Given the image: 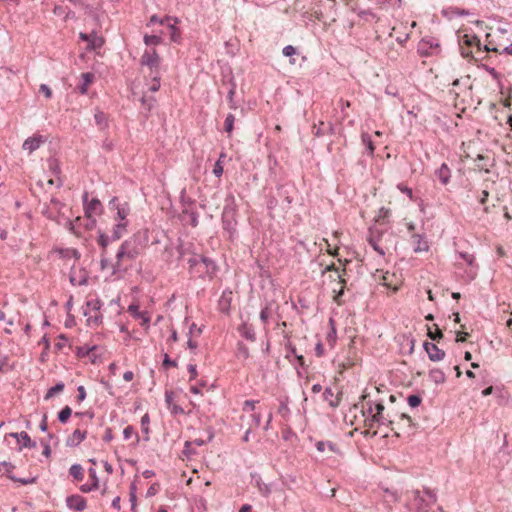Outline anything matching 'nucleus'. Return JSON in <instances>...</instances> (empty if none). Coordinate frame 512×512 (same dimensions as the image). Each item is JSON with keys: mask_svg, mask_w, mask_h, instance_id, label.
I'll use <instances>...</instances> for the list:
<instances>
[{"mask_svg": "<svg viewBox=\"0 0 512 512\" xmlns=\"http://www.w3.org/2000/svg\"><path fill=\"white\" fill-rule=\"evenodd\" d=\"M237 206L233 195L225 199V205L222 212V227L224 231L229 233V238H233L237 232Z\"/></svg>", "mask_w": 512, "mask_h": 512, "instance_id": "f257e3e1", "label": "nucleus"}, {"mask_svg": "<svg viewBox=\"0 0 512 512\" xmlns=\"http://www.w3.org/2000/svg\"><path fill=\"white\" fill-rule=\"evenodd\" d=\"M424 493L429 497V500L422 497L419 490L412 491L413 501L415 504L413 512H428L431 505L437 501L436 493L433 490L425 487Z\"/></svg>", "mask_w": 512, "mask_h": 512, "instance_id": "f03ea898", "label": "nucleus"}, {"mask_svg": "<svg viewBox=\"0 0 512 512\" xmlns=\"http://www.w3.org/2000/svg\"><path fill=\"white\" fill-rule=\"evenodd\" d=\"M459 46H466L468 48L476 47V53L480 52H498L499 50L496 47H490L488 45L482 46L480 39L474 34H463L459 35Z\"/></svg>", "mask_w": 512, "mask_h": 512, "instance_id": "7ed1b4c3", "label": "nucleus"}, {"mask_svg": "<svg viewBox=\"0 0 512 512\" xmlns=\"http://www.w3.org/2000/svg\"><path fill=\"white\" fill-rule=\"evenodd\" d=\"M84 213L86 217L99 215L103 212V205L98 198L88 200V192H84L82 196Z\"/></svg>", "mask_w": 512, "mask_h": 512, "instance_id": "20e7f679", "label": "nucleus"}, {"mask_svg": "<svg viewBox=\"0 0 512 512\" xmlns=\"http://www.w3.org/2000/svg\"><path fill=\"white\" fill-rule=\"evenodd\" d=\"M423 348L426 351L428 358L433 362L441 361L445 358V351L432 342H424Z\"/></svg>", "mask_w": 512, "mask_h": 512, "instance_id": "39448f33", "label": "nucleus"}, {"mask_svg": "<svg viewBox=\"0 0 512 512\" xmlns=\"http://www.w3.org/2000/svg\"><path fill=\"white\" fill-rule=\"evenodd\" d=\"M141 64L148 66L151 70L157 69L160 65V57L155 49L149 51L146 50L140 60Z\"/></svg>", "mask_w": 512, "mask_h": 512, "instance_id": "423d86ee", "label": "nucleus"}, {"mask_svg": "<svg viewBox=\"0 0 512 512\" xmlns=\"http://www.w3.org/2000/svg\"><path fill=\"white\" fill-rule=\"evenodd\" d=\"M120 248L125 252L126 258L130 260H135L140 254V249L136 244V239L134 238L123 241Z\"/></svg>", "mask_w": 512, "mask_h": 512, "instance_id": "0eeeda50", "label": "nucleus"}, {"mask_svg": "<svg viewBox=\"0 0 512 512\" xmlns=\"http://www.w3.org/2000/svg\"><path fill=\"white\" fill-rule=\"evenodd\" d=\"M66 505L71 510L82 512L87 508V501L84 497L73 494L66 498Z\"/></svg>", "mask_w": 512, "mask_h": 512, "instance_id": "6e6552de", "label": "nucleus"}, {"mask_svg": "<svg viewBox=\"0 0 512 512\" xmlns=\"http://www.w3.org/2000/svg\"><path fill=\"white\" fill-rule=\"evenodd\" d=\"M367 408L366 411H363V415H370V422H376L378 425H392L393 421L387 419L383 414L381 415H372L373 412V403L372 401H367L366 403Z\"/></svg>", "mask_w": 512, "mask_h": 512, "instance_id": "1a4fd4ad", "label": "nucleus"}, {"mask_svg": "<svg viewBox=\"0 0 512 512\" xmlns=\"http://www.w3.org/2000/svg\"><path fill=\"white\" fill-rule=\"evenodd\" d=\"M88 473L92 480V483L91 484H83L80 486V491L83 493H89V492L97 490L99 488V478L97 476L96 470L94 468H89Z\"/></svg>", "mask_w": 512, "mask_h": 512, "instance_id": "9d476101", "label": "nucleus"}, {"mask_svg": "<svg viewBox=\"0 0 512 512\" xmlns=\"http://www.w3.org/2000/svg\"><path fill=\"white\" fill-rule=\"evenodd\" d=\"M43 142H44V139L42 136L29 137L24 141L22 148L24 150L29 151V153H32L33 151L38 149L40 147L41 143H43Z\"/></svg>", "mask_w": 512, "mask_h": 512, "instance_id": "9b49d317", "label": "nucleus"}, {"mask_svg": "<svg viewBox=\"0 0 512 512\" xmlns=\"http://www.w3.org/2000/svg\"><path fill=\"white\" fill-rule=\"evenodd\" d=\"M240 335L248 341L254 342L256 340V333L252 325L248 323H242L238 327Z\"/></svg>", "mask_w": 512, "mask_h": 512, "instance_id": "f8f14e48", "label": "nucleus"}, {"mask_svg": "<svg viewBox=\"0 0 512 512\" xmlns=\"http://www.w3.org/2000/svg\"><path fill=\"white\" fill-rule=\"evenodd\" d=\"M87 432L76 429L71 436H69L66 440V445L68 447H76L78 446L85 438Z\"/></svg>", "mask_w": 512, "mask_h": 512, "instance_id": "ddd939ff", "label": "nucleus"}, {"mask_svg": "<svg viewBox=\"0 0 512 512\" xmlns=\"http://www.w3.org/2000/svg\"><path fill=\"white\" fill-rule=\"evenodd\" d=\"M189 272L194 276L204 279V273L200 271L201 256H194L188 259Z\"/></svg>", "mask_w": 512, "mask_h": 512, "instance_id": "4468645a", "label": "nucleus"}, {"mask_svg": "<svg viewBox=\"0 0 512 512\" xmlns=\"http://www.w3.org/2000/svg\"><path fill=\"white\" fill-rule=\"evenodd\" d=\"M411 238L414 244V252H423L429 249L428 243L423 235L414 233Z\"/></svg>", "mask_w": 512, "mask_h": 512, "instance_id": "2eb2a0df", "label": "nucleus"}, {"mask_svg": "<svg viewBox=\"0 0 512 512\" xmlns=\"http://www.w3.org/2000/svg\"><path fill=\"white\" fill-rule=\"evenodd\" d=\"M201 264H203L205 273L209 278H212L218 270V266L215 261L209 257L201 255Z\"/></svg>", "mask_w": 512, "mask_h": 512, "instance_id": "dca6fc26", "label": "nucleus"}, {"mask_svg": "<svg viewBox=\"0 0 512 512\" xmlns=\"http://www.w3.org/2000/svg\"><path fill=\"white\" fill-rule=\"evenodd\" d=\"M323 399L327 401L332 408H337L340 405V395L334 397L333 390L330 387H326L323 392Z\"/></svg>", "mask_w": 512, "mask_h": 512, "instance_id": "f3484780", "label": "nucleus"}, {"mask_svg": "<svg viewBox=\"0 0 512 512\" xmlns=\"http://www.w3.org/2000/svg\"><path fill=\"white\" fill-rule=\"evenodd\" d=\"M436 175L443 185H447L451 177V171L447 164L443 163L440 168L436 170Z\"/></svg>", "mask_w": 512, "mask_h": 512, "instance_id": "a211bd4d", "label": "nucleus"}, {"mask_svg": "<svg viewBox=\"0 0 512 512\" xmlns=\"http://www.w3.org/2000/svg\"><path fill=\"white\" fill-rule=\"evenodd\" d=\"M94 120L99 130L103 131L108 127V117L107 114L104 113L100 109H96L94 114Z\"/></svg>", "mask_w": 512, "mask_h": 512, "instance_id": "6ab92c4d", "label": "nucleus"}, {"mask_svg": "<svg viewBox=\"0 0 512 512\" xmlns=\"http://www.w3.org/2000/svg\"><path fill=\"white\" fill-rule=\"evenodd\" d=\"M177 23L175 21H169L167 23V29L169 30L170 40L174 43H180L181 41V32L180 29L176 26Z\"/></svg>", "mask_w": 512, "mask_h": 512, "instance_id": "aec40b11", "label": "nucleus"}, {"mask_svg": "<svg viewBox=\"0 0 512 512\" xmlns=\"http://www.w3.org/2000/svg\"><path fill=\"white\" fill-rule=\"evenodd\" d=\"M429 378L436 385L443 384L446 381L445 373L439 368H433L429 371Z\"/></svg>", "mask_w": 512, "mask_h": 512, "instance_id": "412c9836", "label": "nucleus"}, {"mask_svg": "<svg viewBox=\"0 0 512 512\" xmlns=\"http://www.w3.org/2000/svg\"><path fill=\"white\" fill-rule=\"evenodd\" d=\"M127 224V222H119L114 225L112 235L110 236L112 241L119 240L123 236L127 230Z\"/></svg>", "mask_w": 512, "mask_h": 512, "instance_id": "4be33fe9", "label": "nucleus"}, {"mask_svg": "<svg viewBox=\"0 0 512 512\" xmlns=\"http://www.w3.org/2000/svg\"><path fill=\"white\" fill-rule=\"evenodd\" d=\"M82 83L79 86V92L81 94H86L88 91V86L93 82L94 80V74L91 72H86L81 75Z\"/></svg>", "mask_w": 512, "mask_h": 512, "instance_id": "5701e85b", "label": "nucleus"}, {"mask_svg": "<svg viewBox=\"0 0 512 512\" xmlns=\"http://www.w3.org/2000/svg\"><path fill=\"white\" fill-rule=\"evenodd\" d=\"M169 21H175V23H179V19L177 17H172L166 15L163 18H159L156 14L152 15L147 23V26L153 25L155 23H159L161 25H167Z\"/></svg>", "mask_w": 512, "mask_h": 512, "instance_id": "b1692460", "label": "nucleus"}, {"mask_svg": "<svg viewBox=\"0 0 512 512\" xmlns=\"http://www.w3.org/2000/svg\"><path fill=\"white\" fill-rule=\"evenodd\" d=\"M117 214L115 219L119 220L120 222H126V218L128 214L130 213V206L127 202H124L121 204L120 207H117Z\"/></svg>", "mask_w": 512, "mask_h": 512, "instance_id": "393cba45", "label": "nucleus"}, {"mask_svg": "<svg viewBox=\"0 0 512 512\" xmlns=\"http://www.w3.org/2000/svg\"><path fill=\"white\" fill-rule=\"evenodd\" d=\"M19 436L21 437L20 441H22V445L19 447V450H22L23 448L31 449L36 447V441L32 440L27 432H19Z\"/></svg>", "mask_w": 512, "mask_h": 512, "instance_id": "a878e982", "label": "nucleus"}, {"mask_svg": "<svg viewBox=\"0 0 512 512\" xmlns=\"http://www.w3.org/2000/svg\"><path fill=\"white\" fill-rule=\"evenodd\" d=\"M110 241H112L110 236H108L101 230L98 231L97 242H98V245L102 248V253H101L102 255L106 254V249H107V246Z\"/></svg>", "mask_w": 512, "mask_h": 512, "instance_id": "bb28decb", "label": "nucleus"}, {"mask_svg": "<svg viewBox=\"0 0 512 512\" xmlns=\"http://www.w3.org/2000/svg\"><path fill=\"white\" fill-rule=\"evenodd\" d=\"M69 474L77 481L84 478V470L80 464H73L69 469Z\"/></svg>", "mask_w": 512, "mask_h": 512, "instance_id": "cd10ccee", "label": "nucleus"}, {"mask_svg": "<svg viewBox=\"0 0 512 512\" xmlns=\"http://www.w3.org/2000/svg\"><path fill=\"white\" fill-rule=\"evenodd\" d=\"M72 415V409L70 406L66 405L63 407L57 414V419L60 423L65 424L69 420Z\"/></svg>", "mask_w": 512, "mask_h": 512, "instance_id": "c85d7f7f", "label": "nucleus"}, {"mask_svg": "<svg viewBox=\"0 0 512 512\" xmlns=\"http://www.w3.org/2000/svg\"><path fill=\"white\" fill-rule=\"evenodd\" d=\"M231 295H232L231 291H224L222 293V296L220 299V306H221V310L223 312L229 311L230 303H231Z\"/></svg>", "mask_w": 512, "mask_h": 512, "instance_id": "c756f323", "label": "nucleus"}, {"mask_svg": "<svg viewBox=\"0 0 512 512\" xmlns=\"http://www.w3.org/2000/svg\"><path fill=\"white\" fill-rule=\"evenodd\" d=\"M361 140H362L363 145H365L366 150L368 151L369 155H373L375 147H374L373 141L371 139V136L368 133L364 132L361 135Z\"/></svg>", "mask_w": 512, "mask_h": 512, "instance_id": "7c9ffc66", "label": "nucleus"}, {"mask_svg": "<svg viewBox=\"0 0 512 512\" xmlns=\"http://www.w3.org/2000/svg\"><path fill=\"white\" fill-rule=\"evenodd\" d=\"M65 384L63 382L56 383L53 387L49 388L44 399L48 400L52 398L57 393H60L64 390Z\"/></svg>", "mask_w": 512, "mask_h": 512, "instance_id": "2f4dec72", "label": "nucleus"}, {"mask_svg": "<svg viewBox=\"0 0 512 512\" xmlns=\"http://www.w3.org/2000/svg\"><path fill=\"white\" fill-rule=\"evenodd\" d=\"M104 43L103 38L96 36V34H92V37L88 41V50H96L97 48H100Z\"/></svg>", "mask_w": 512, "mask_h": 512, "instance_id": "473e14b6", "label": "nucleus"}, {"mask_svg": "<svg viewBox=\"0 0 512 512\" xmlns=\"http://www.w3.org/2000/svg\"><path fill=\"white\" fill-rule=\"evenodd\" d=\"M429 45V48H432V47H438L439 44L436 43L434 44L432 39H423L419 45V48H418V51L421 55H429L428 53V49L426 48V46Z\"/></svg>", "mask_w": 512, "mask_h": 512, "instance_id": "72a5a7b5", "label": "nucleus"}, {"mask_svg": "<svg viewBox=\"0 0 512 512\" xmlns=\"http://www.w3.org/2000/svg\"><path fill=\"white\" fill-rule=\"evenodd\" d=\"M448 13H450L452 16H467L470 14L468 10L458 7H450L447 10H443V14L445 16H447Z\"/></svg>", "mask_w": 512, "mask_h": 512, "instance_id": "f704fd0d", "label": "nucleus"}, {"mask_svg": "<svg viewBox=\"0 0 512 512\" xmlns=\"http://www.w3.org/2000/svg\"><path fill=\"white\" fill-rule=\"evenodd\" d=\"M143 40L147 46L159 45L163 41L161 35H147V34L144 36Z\"/></svg>", "mask_w": 512, "mask_h": 512, "instance_id": "c9c22d12", "label": "nucleus"}, {"mask_svg": "<svg viewBox=\"0 0 512 512\" xmlns=\"http://www.w3.org/2000/svg\"><path fill=\"white\" fill-rule=\"evenodd\" d=\"M434 327H435V331H432L430 328H428V333H427V336L432 340V341H439L440 339L443 338V332L441 331V329L438 327L437 324H434Z\"/></svg>", "mask_w": 512, "mask_h": 512, "instance_id": "e433bc0d", "label": "nucleus"}, {"mask_svg": "<svg viewBox=\"0 0 512 512\" xmlns=\"http://www.w3.org/2000/svg\"><path fill=\"white\" fill-rule=\"evenodd\" d=\"M97 348L96 345L92 346V347H87V346H79L76 348V355L77 357L79 358H84L86 356H88L92 351H94L95 349Z\"/></svg>", "mask_w": 512, "mask_h": 512, "instance_id": "4c0bfd02", "label": "nucleus"}, {"mask_svg": "<svg viewBox=\"0 0 512 512\" xmlns=\"http://www.w3.org/2000/svg\"><path fill=\"white\" fill-rule=\"evenodd\" d=\"M234 122H235V117L233 114L229 113L226 118H225V122H224V128H225V131L228 133V134H231L233 129H234Z\"/></svg>", "mask_w": 512, "mask_h": 512, "instance_id": "58836bf2", "label": "nucleus"}, {"mask_svg": "<svg viewBox=\"0 0 512 512\" xmlns=\"http://www.w3.org/2000/svg\"><path fill=\"white\" fill-rule=\"evenodd\" d=\"M422 402V398L419 394H411L407 397V403L411 408L418 407Z\"/></svg>", "mask_w": 512, "mask_h": 512, "instance_id": "ea45409f", "label": "nucleus"}, {"mask_svg": "<svg viewBox=\"0 0 512 512\" xmlns=\"http://www.w3.org/2000/svg\"><path fill=\"white\" fill-rule=\"evenodd\" d=\"M14 369V365L9 364V358L7 355L3 356L0 360V372L7 373L10 370Z\"/></svg>", "mask_w": 512, "mask_h": 512, "instance_id": "a19ab883", "label": "nucleus"}, {"mask_svg": "<svg viewBox=\"0 0 512 512\" xmlns=\"http://www.w3.org/2000/svg\"><path fill=\"white\" fill-rule=\"evenodd\" d=\"M133 434H135V445H137L139 443V436L137 433L134 432V428L133 426L131 425H128L127 427L124 428L123 430V437L124 439H129Z\"/></svg>", "mask_w": 512, "mask_h": 512, "instance_id": "79ce46f5", "label": "nucleus"}, {"mask_svg": "<svg viewBox=\"0 0 512 512\" xmlns=\"http://www.w3.org/2000/svg\"><path fill=\"white\" fill-rule=\"evenodd\" d=\"M225 157V154L224 153H221L220 154V157L218 159V161L215 163L214 165V168H213V174L216 176V177H220L222 174H223V166L221 164V159Z\"/></svg>", "mask_w": 512, "mask_h": 512, "instance_id": "37998d69", "label": "nucleus"}, {"mask_svg": "<svg viewBox=\"0 0 512 512\" xmlns=\"http://www.w3.org/2000/svg\"><path fill=\"white\" fill-rule=\"evenodd\" d=\"M128 312L136 319H139L145 313L139 311V306L135 303L129 305Z\"/></svg>", "mask_w": 512, "mask_h": 512, "instance_id": "c03bdc74", "label": "nucleus"}, {"mask_svg": "<svg viewBox=\"0 0 512 512\" xmlns=\"http://www.w3.org/2000/svg\"><path fill=\"white\" fill-rule=\"evenodd\" d=\"M338 278H339V282L342 284V287L340 288V290L336 293L335 297H334V300L340 304V299L341 297L344 295V285L346 284V280L342 277V275H338Z\"/></svg>", "mask_w": 512, "mask_h": 512, "instance_id": "a18cd8bd", "label": "nucleus"}, {"mask_svg": "<svg viewBox=\"0 0 512 512\" xmlns=\"http://www.w3.org/2000/svg\"><path fill=\"white\" fill-rule=\"evenodd\" d=\"M237 351H238V356H242L244 359L249 358V355H250L249 348L245 344L239 342Z\"/></svg>", "mask_w": 512, "mask_h": 512, "instance_id": "49530a36", "label": "nucleus"}, {"mask_svg": "<svg viewBox=\"0 0 512 512\" xmlns=\"http://www.w3.org/2000/svg\"><path fill=\"white\" fill-rule=\"evenodd\" d=\"M257 486L259 488V491L260 493L263 495V496H269V494L271 493V487L269 484H265V483H260V481H257Z\"/></svg>", "mask_w": 512, "mask_h": 512, "instance_id": "de8ad7c7", "label": "nucleus"}, {"mask_svg": "<svg viewBox=\"0 0 512 512\" xmlns=\"http://www.w3.org/2000/svg\"><path fill=\"white\" fill-rule=\"evenodd\" d=\"M162 366L165 369H168L169 367H176L177 362L175 360H172L168 354H164Z\"/></svg>", "mask_w": 512, "mask_h": 512, "instance_id": "09e8293b", "label": "nucleus"}, {"mask_svg": "<svg viewBox=\"0 0 512 512\" xmlns=\"http://www.w3.org/2000/svg\"><path fill=\"white\" fill-rule=\"evenodd\" d=\"M487 160H488V158L486 156H484V155H481V154H479L477 156V159H476V161L478 162L477 166L480 169H484L486 172L489 171L488 168H487L488 165L486 163Z\"/></svg>", "mask_w": 512, "mask_h": 512, "instance_id": "8fccbe9b", "label": "nucleus"}, {"mask_svg": "<svg viewBox=\"0 0 512 512\" xmlns=\"http://www.w3.org/2000/svg\"><path fill=\"white\" fill-rule=\"evenodd\" d=\"M149 423H150V418H149V415L146 413L141 418V427H142V431L145 434L149 433V426H148Z\"/></svg>", "mask_w": 512, "mask_h": 512, "instance_id": "3c124183", "label": "nucleus"}, {"mask_svg": "<svg viewBox=\"0 0 512 512\" xmlns=\"http://www.w3.org/2000/svg\"><path fill=\"white\" fill-rule=\"evenodd\" d=\"M155 102V99L153 97H146V96H143L141 98V103L142 105L148 110L150 111L152 109V106H153V103Z\"/></svg>", "mask_w": 512, "mask_h": 512, "instance_id": "603ef678", "label": "nucleus"}, {"mask_svg": "<svg viewBox=\"0 0 512 512\" xmlns=\"http://www.w3.org/2000/svg\"><path fill=\"white\" fill-rule=\"evenodd\" d=\"M160 490V484L159 483H153L151 484V486L148 488L147 490V493H146V497H152L154 495H156Z\"/></svg>", "mask_w": 512, "mask_h": 512, "instance_id": "864d4df0", "label": "nucleus"}, {"mask_svg": "<svg viewBox=\"0 0 512 512\" xmlns=\"http://www.w3.org/2000/svg\"><path fill=\"white\" fill-rule=\"evenodd\" d=\"M282 53L286 57H291L297 53V49L292 45H287L283 48Z\"/></svg>", "mask_w": 512, "mask_h": 512, "instance_id": "5fc2aeb1", "label": "nucleus"}, {"mask_svg": "<svg viewBox=\"0 0 512 512\" xmlns=\"http://www.w3.org/2000/svg\"><path fill=\"white\" fill-rule=\"evenodd\" d=\"M397 188L404 194H406L411 200H413V191L411 188L405 186L402 183H399L397 185Z\"/></svg>", "mask_w": 512, "mask_h": 512, "instance_id": "6e6d98bb", "label": "nucleus"}, {"mask_svg": "<svg viewBox=\"0 0 512 512\" xmlns=\"http://www.w3.org/2000/svg\"><path fill=\"white\" fill-rule=\"evenodd\" d=\"M58 338H59L60 341L55 344V349L57 351H60L65 346V342L68 341V337L65 334H60L58 336Z\"/></svg>", "mask_w": 512, "mask_h": 512, "instance_id": "4d7b16f0", "label": "nucleus"}, {"mask_svg": "<svg viewBox=\"0 0 512 512\" xmlns=\"http://www.w3.org/2000/svg\"><path fill=\"white\" fill-rule=\"evenodd\" d=\"M375 410V413L372 412V415H381L383 414V411L385 410V406L382 401H378L373 405V411Z\"/></svg>", "mask_w": 512, "mask_h": 512, "instance_id": "13d9d810", "label": "nucleus"}, {"mask_svg": "<svg viewBox=\"0 0 512 512\" xmlns=\"http://www.w3.org/2000/svg\"><path fill=\"white\" fill-rule=\"evenodd\" d=\"M39 92L43 93L44 96L48 99L52 97V91H51L50 87L46 84L40 85Z\"/></svg>", "mask_w": 512, "mask_h": 512, "instance_id": "bf43d9fd", "label": "nucleus"}, {"mask_svg": "<svg viewBox=\"0 0 512 512\" xmlns=\"http://www.w3.org/2000/svg\"><path fill=\"white\" fill-rule=\"evenodd\" d=\"M269 316H270L269 307L266 306L260 312V319L264 324H266L268 322Z\"/></svg>", "mask_w": 512, "mask_h": 512, "instance_id": "052dcab7", "label": "nucleus"}, {"mask_svg": "<svg viewBox=\"0 0 512 512\" xmlns=\"http://www.w3.org/2000/svg\"><path fill=\"white\" fill-rule=\"evenodd\" d=\"M258 401L256 400H246L243 404V410L248 412V411H252L255 409V404L257 403Z\"/></svg>", "mask_w": 512, "mask_h": 512, "instance_id": "680f3d73", "label": "nucleus"}, {"mask_svg": "<svg viewBox=\"0 0 512 512\" xmlns=\"http://www.w3.org/2000/svg\"><path fill=\"white\" fill-rule=\"evenodd\" d=\"M127 269L122 267L121 262H115L112 265V275H117L120 272H125Z\"/></svg>", "mask_w": 512, "mask_h": 512, "instance_id": "e2e57ef3", "label": "nucleus"}, {"mask_svg": "<svg viewBox=\"0 0 512 512\" xmlns=\"http://www.w3.org/2000/svg\"><path fill=\"white\" fill-rule=\"evenodd\" d=\"M187 369H188V372L190 373L189 381L194 380L197 377V375H198L196 365L188 364Z\"/></svg>", "mask_w": 512, "mask_h": 512, "instance_id": "0e129e2a", "label": "nucleus"}, {"mask_svg": "<svg viewBox=\"0 0 512 512\" xmlns=\"http://www.w3.org/2000/svg\"><path fill=\"white\" fill-rule=\"evenodd\" d=\"M460 52L464 58H474L471 48L460 46Z\"/></svg>", "mask_w": 512, "mask_h": 512, "instance_id": "69168bd1", "label": "nucleus"}, {"mask_svg": "<svg viewBox=\"0 0 512 512\" xmlns=\"http://www.w3.org/2000/svg\"><path fill=\"white\" fill-rule=\"evenodd\" d=\"M168 408L170 409V412L172 415L184 414V409L177 404H173V405H171V407H168Z\"/></svg>", "mask_w": 512, "mask_h": 512, "instance_id": "338daca9", "label": "nucleus"}, {"mask_svg": "<svg viewBox=\"0 0 512 512\" xmlns=\"http://www.w3.org/2000/svg\"><path fill=\"white\" fill-rule=\"evenodd\" d=\"M279 414H281L283 417H285L289 413V408L286 402L281 401L279 408H278Z\"/></svg>", "mask_w": 512, "mask_h": 512, "instance_id": "774afa93", "label": "nucleus"}]
</instances>
